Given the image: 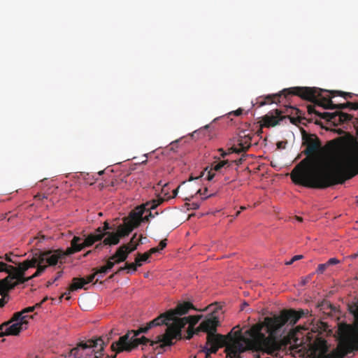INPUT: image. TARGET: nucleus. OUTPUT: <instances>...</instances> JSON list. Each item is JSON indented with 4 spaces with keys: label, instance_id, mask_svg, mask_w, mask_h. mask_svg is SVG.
I'll return each instance as SVG.
<instances>
[{
    "label": "nucleus",
    "instance_id": "obj_55",
    "mask_svg": "<svg viewBox=\"0 0 358 358\" xmlns=\"http://www.w3.org/2000/svg\"><path fill=\"white\" fill-rule=\"evenodd\" d=\"M141 217H142V213H141L138 215V218H139V219H141Z\"/></svg>",
    "mask_w": 358,
    "mask_h": 358
},
{
    "label": "nucleus",
    "instance_id": "obj_1",
    "mask_svg": "<svg viewBox=\"0 0 358 358\" xmlns=\"http://www.w3.org/2000/svg\"><path fill=\"white\" fill-rule=\"evenodd\" d=\"M309 315L308 310H283L279 315L266 317L262 322L254 324L242 334L241 330L234 333L225 348V352L230 358H241L240 354L248 350L261 352L275 357H282L288 350H293L294 336L289 334L282 338H278L282 327L287 323L294 325L298 320Z\"/></svg>",
    "mask_w": 358,
    "mask_h": 358
},
{
    "label": "nucleus",
    "instance_id": "obj_58",
    "mask_svg": "<svg viewBox=\"0 0 358 358\" xmlns=\"http://www.w3.org/2000/svg\"><path fill=\"white\" fill-rule=\"evenodd\" d=\"M212 195H213V194H210V195H208V196H206L204 197V199L208 198V197L211 196Z\"/></svg>",
    "mask_w": 358,
    "mask_h": 358
},
{
    "label": "nucleus",
    "instance_id": "obj_22",
    "mask_svg": "<svg viewBox=\"0 0 358 358\" xmlns=\"http://www.w3.org/2000/svg\"><path fill=\"white\" fill-rule=\"evenodd\" d=\"M103 349H104V348ZM103 350H101V346H99L97 348L95 349V351L94 352L92 358H103Z\"/></svg>",
    "mask_w": 358,
    "mask_h": 358
},
{
    "label": "nucleus",
    "instance_id": "obj_23",
    "mask_svg": "<svg viewBox=\"0 0 358 358\" xmlns=\"http://www.w3.org/2000/svg\"><path fill=\"white\" fill-rule=\"evenodd\" d=\"M320 306L321 310H324L327 308H329L331 310H335V308L333 307L332 304L327 301H322V303L320 305Z\"/></svg>",
    "mask_w": 358,
    "mask_h": 358
},
{
    "label": "nucleus",
    "instance_id": "obj_48",
    "mask_svg": "<svg viewBox=\"0 0 358 358\" xmlns=\"http://www.w3.org/2000/svg\"><path fill=\"white\" fill-rule=\"evenodd\" d=\"M115 357H116V355H112V356L107 355V356L106 357V358H115Z\"/></svg>",
    "mask_w": 358,
    "mask_h": 358
},
{
    "label": "nucleus",
    "instance_id": "obj_35",
    "mask_svg": "<svg viewBox=\"0 0 358 358\" xmlns=\"http://www.w3.org/2000/svg\"><path fill=\"white\" fill-rule=\"evenodd\" d=\"M160 251L158 247L152 248H151L148 252H147L148 254H149V256L150 257L151 255Z\"/></svg>",
    "mask_w": 358,
    "mask_h": 358
},
{
    "label": "nucleus",
    "instance_id": "obj_62",
    "mask_svg": "<svg viewBox=\"0 0 358 358\" xmlns=\"http://www.w3.org/2000/svg\"><path fill=\"white\" fill-rule=\"evenodd\" d=\"M247 305H248V304H247V303H243V306H247Z\"/></svg>",
    "mask_w": 358,
    "mask_h": 358
},
{
    "label": "nucleus",
    "instance_id": "obj_32",
    "mask_svg": "<svg viewBox=\"0 0 358 358\" xmlns=\"http://www.w3.org/2000/svg\"><path fill=\"white\" fill-rule=\"evenodd\" d=\"M96 275V272L94 271V273L90 275L89 276H87V278L85 279V282H86V284H89L90 282H93L95 276Z\"/></svg>",
    "mask_w": 358,
    "mask_h": 358
},
{
    "label": "nucleus",
    "instance_id": "obj_25",
    "mask_svg": "<svg viewBox=\"0 0 358 358\" xmlns=\"http://www.w3.org/2000/svg\"><path fill=\"white\" fill-rule=\"evenodd\" d=\"M141 237L138 241H136V234H134L132 238H131L130 241L129 243H127V245H129L130 248L133 247L134 245L137 244V246L138 245L139 243L141 242Z\"/></svg>",
    "mask_w": 358,
    "mask_h": 358
},
{
    "label": "nucleus",
    "instance_id": "obj_17",
    "mask_svg": "<svg viewBox=\"0 0 358 358\" xmlns=\"http://www.w3.org/2000/svg\"><path fill=\"white\" fill-rule=\"evenodd\" d=\"M46 300L47 298H45L42 300V301L36 303L33 306L25 308L20 312L15 313L12 317V321L17 322L19 320H23L24 322H27V318L29 317V316L25 314L33 312L36 308L40 307L41 304Z\"/></svg>",
    "mask_w": 358,
    "mask_h": 358
},
{
    "label": "nucleus",
    "instance_id": "obj_14",
    "mask_svg": "<svg viewBox=\"0 0 358 358\" xmlns=\"http://www.w3.org/2000/svg\"><path fill=\"white\" fill-rule=\"evenodd\" d=\"M282 112L279 109H275L268 112L262 117V126L265 127H275L286 119L287 116L282 115Z\"/></svg>",
    "mask_w": 358,
    "mask_h": 358
},
{
    "label": "nucleus",
    "instance_id": "obj_64",
    "mask_svg": "<svg viewBox=\"0 0 358 358\" xmlns=\"http://www.w3.org/2000/svg\"><path fill=\"white\" fill-rule=\"evenodd\" d=\"M209 356L207 357V354L206 353V358H208Z\"/></svg>",
    "mask_w": 358,
    "mask_h": 358
},
{
    "label": "nucleus",
    "instance_id": "obj_29",
    "mask_svg": "<svg viewBox=\"0 0 358 358\" xmlns=\"http://www.w3.org/2000/svg\"><path fill=\"white\" fill-rule=\"evenodd\" d=\"M137 266H138L136 264V262H135V263H126L124 268H127V269H131L133 271H136Z\"/></svg>",
    "mask_w": 358,
    "mask_h": 358
},
{
    "label": "nucleus",
    "instance_id": "obj_31",
    "mask_svg": "<svg viewBox=\"0 0 358 358\" xmlns=\"http://www.w3.org/2000/svg\"><path fill=\"white\" fill-rule=\"evenodd\" d=\"M340 262V261L336 258H331L329 259L326 263L327 264L328 266L331 265L337 264Z\"/></svg>",
    "mask_w": 358,
    "mask_h": 358
},
{
    "label": "nucleus",
    "instance_id": "obj_53",
    "mask_svg": "<svg viewBox=\"0 0 358 358\" xmlns=\"http://www.w3.org/2000/svg\"><path fill=\"white\" fill-rule=\"evenodd\" d=\"M281 143H282L281 142H280V143H278V148H280V146H282V144H281Z\"/></svg>",
    "mask_w": 358,
    "mask_h": 358
},
{
    "label": "nucleus",
    "instance_id": "obj_6",
    "mask_svg": "<svg viewBox=\"0 0 358 358\" xmlns=\"http://www.w3.org/2000/svg\"><path fill=\"white\" fill-rule=\"evenodd\" d=\"M10 268L14 271V275L0 280V308L3 307L6 303V298H8V292L9 290L18 285L27 282V279L24 277L22 270H21V266L18 268Z\"/></svg>",
    "mask_w": 358,
    "mask_h": 358
},
{
    "label": "nucleus",
    "instance_id": "obj_40",
    "mask_svg": "<svg viewBox=\"0 0 358 358\" xmlns=\"http://www.w3.org/2000/svg\"><path fill=\"white\" fill-rule=\"evenodd\" d=\"M303 258V255H295V256L293 257V260H295V262H296V261L301 259Z\"/></svg>",
    "mask_w": 358,
    "mask_h": 358
},
{
    "label": "nucleus",
    "instance_id": "obj_7",
    "mask_svg": "<svg viewBox=\"0 0 358 358\" xmlns=\"http://www.w3.org/2000/svg\"><path fill=\"white\" fill-rule=\"evenodd\" d=\"M355 319L358 321V306L353 311ZM337 350L339 358H344L348 354L358 350V333H345L339 339Z\"/></svg>",
    "mask_w": 358,
    "mask_h": 358
},
{
    "label": "nucleus",
    "instance_id": "obj_52",
    "mask_svg": "<svg viewBox=\"0 0 358 358\" xmlns=\"http://www.w3.org/2000/svg\"><path fill=\"white\" fill-rule=\"evenodd\" d=\"M246 209V207L245 206H241V210H245Z\"/></svg>",
    "mask_w": 358,
    "mask_h": 358
},
{
    "label": "nucleus",
    "instance_id": "obj_59",
    "mask_svg": "<svg viewBox=\"0 0 358 358\" xmlns=\"http://www.w3.org/2000/svg\"><path fill=\"white\" fill-rule=\"evenodd\" d=\"M155 207H156V205H152V206H151V208H155Z\"/></svg>",
    "mask_w": 358,
    "mask_h": 358
},
{
    "label": "nucleus",
    "instance_id": "obj_46",
    "mask_svg": "<svg viewBox=\"0 0 358 358\" xmlns=\"http://www.w3.org/2000/svg\"><path fill=\"white\" fill-rule=\"evenodd\" d=\"M92 252V250H89L86 253H85L83 256L84 257H87V255H89Z\"/></svg>",
    "mask_w": 358,
    "mask_h": 358
},
{
    "label": "nucleus",
    "instance_id": "obj_34",
    "mask_svg": "<svg viewBox=\"0 0 358 358\" xmlns=\"http://www.w3.org/2000/svg\"><path fill=\"white\" fill-rule=\"evenodd\" d=\"M166 246V239H164L160 241L159 245L157 246L159 250H163Z\"/></svg>",
    "mask_w": 358,
    "mask_h": 358
},
{
    "label": "nucleus",
    "instance_id": "obj_37",
    "mask_svg": "<svg viewBox=\"0 0 358 358\" xmlns=\"http://www.w3.org/2000/svg\"><path fill=\"white\" fill-rule=\"evenodd\" d=\"M207 192H208V188H207V187H206V188L204 189V190H203V192H201V189H197V190H196V194H201V195H206V193Z\"/></svg>",
    "mask_w": 358,
    "mask_h": 358
},
{
    "label": "nucleus",
    "instance_id": "obj_61",
    "mask_svg": "<svg viewBox=\"0 0 358 358\" xmlns=\"http://www.w3.org/2000/svg\"><path fill=\"white\" fill-rule=\"evenodd\" d=\"M247 305H248V304H247V303H243V306H247Z\"/></svg>",
    "mask_w": 358,
    "mask_h": 358
},
{
    "label": "nucleus",
    "instance_id": "obj_39",
    "mask_svg": "<svg viewBox=\"0 0 358 358\" xmlns=\"http://www.w3.org/2000/svg\"><path fill=\"white\" fill-rule=\"evenodd\" d=\"M45 198H46V196L43 194H38L35 196V199L38 200H43Z\"/></svg>",
    "mask_w": 358,
    "mask_h": 358
},
{
    "label": "nucleus",
    "instance_id": "obj_10",
    "mask_svg": "<svg viewBox=\"0 0 358 358\" xmlns=\"http://www.w3.org/2000/svg\"><path fill=\"white\" fill-rule=\"evenodd\" d=\"M308 114H315L322 119L326 120L331 122L335 126L346 123L352 120V116L348 113L341 111H336L334 113H320L315 109L314 106H308L307 107Z\"/></svg>",
    "mask_w": 358,
    "mask_h": 358
},
{
    "label": "nucleus",
    "instance_id": "obj_3",
    "mask_svg": "<svg viewBox=\"0 0 358 358\" xmlns=\"http://www.w3.org/2000/svg\"><path fill=\"white\" fill-rule=\"evenodd\" d=\"M110 229L109 224L107 222H104L103 227H99L94 234L88 235L83 241L79 236H73L71 241V247L68 248L65 251L62 250H46L44 252L38 253L34 256V259L25 262L21 264V270L24 274L30 268H36L35 273L26 278L27 281L40 276L47 268L48 266H53L59 262L62 264V259L66 256L74 254L82 250L85 248L92 246L95 242L103 238L106 234V231Z\"/></svg>",
    "mask_w": 358,
    "mask_h": 358
},
{
    "label": "nucleus",
    "instance_id": "obj_5",
    "mask_svg": "<svg viewBox=\"0 0 358 358\" xmlns=\"http://www.w3.org/2000/svg\"><path fill=\"white\" fill-rule=\"evenodd\" d=\"M197 323L198 322L192 325L190 322L186 324V325L189 324L186 338L187 339H190L194 334H198L199 331L207 333L206 343L203 350L207 354V357L210 356L211 353H216L219 348L224 346L226 347L229 344L228 339L229 340V343H231V338H234V336L231 335V332L227 336L216 334L217 327L219 325V320L218 317L216 316L214 313L203 320L195 329L194 327Z\"/></svg>",
    "mask_w": 358,
    "mask_h": 358
},
{
    "label": "nucleus",
    "instance_id": "obj_38",
    "mask_svg": "<svg viewBox=\"0 0 358 358\" xmlns=\"http://www.w3.org/2000/svg\"><path fill=\"white\" fill-rule=\"evenodd\" d=\"M45 238V236L42 235V234H38L37 236H36V237L34 238V239H36V240H38V242L42 241H43V240H44Z\"/></svg>",
    "mask_w": 358,
    "mask_h": 358
},
{
    "label": "nucleus",
    "instance_id": "obj_49",
    "mask_svg": "<svg viewBox=\"0 0 358 358\" xmlns=\"http://www.w3.org/2000/svg\"><path fill=\"white\" fill-rule=\"evenodd\" d=\"M297 329H298V331H299L300 329H303V330H307V329H306V328H303V327H300V326H299V327H297Z\"/></svg>",
    "mask_w": 358,
    "mask_h": 358
},
{
    "label": "nucleus",
    "instance_id": "obj_18",
    "mask_svg": "<svg viewBox=\"0 0 358 358\" xmlns=\"http://www.w3.org/2000/svg\"><path fill=\"white\" fill-rule=\"evenodd\" d=\"M213 167L210 171H207L206 179L211 180L215 176L214 171L220 172L222 169H227L230 166L228 160L220 161V162L213 164Z\"/></svg>",
    "mask_w": 358,
    "mask_h": 358
},
{
    "label": "nucleus",
    "instance_id": "obj_30",
    "mask_svg": "<svg viewBox=\"0 0 358 358\" xmlns=\"http://www.w3.org/2000/svg\"><path fill=\"white\" fill-rule=\"evenodd\" d=\"M115 264H117V263L115 262V261H113V259H110V257L108 259V260L107 261L106 264L105 266H106V268L108 270H110L114 266V265Z\"/></svg>",
    "mask_w": 358,
    "mask_h": 358
},
{
    "label": "nucleus",
    "instance_id": "obj_50",
    "mask_svg": "<svg viewBox=\"0 0 358 358\" xmlns=\"http://www.w3.org/2000/svg\"><path fill=\"white\" fill-rule=\"evenodd\" d=\"M241 213V210H238L236 212V215H235V217H238Z\"/></svg>",
    "mask_w": 358,
    "mask_h": 358
},
{
    "label": "nucleus",
    "instance_id": "obj_4",
    "mask_svg": "<svg viewBox=\"0 0 358 358\" xmlns=\"http://www.w3.org/2000/svg\"><path fill=\"white\" fill-rule=\"evenodd\" d=\"M324 90L316 87H295L289 89H285L281 93L268 95L264 97V101H259V106H262L265 104L277 103L280 101V98L284 96L287 98V95H296L303 99L308 100L314 103L315 105L322 106L325 109L343 110L350 108L352 110L353 102L348 101L345 103L335 104L331 101L332 95L329 97L323 96L322 93Z\"/></svg>",
    "mask_w": 358,
    "mask_h": 358
},
{
    "label": "nucleus",
    "instance_id": "obj_57",
    "mask_svg": "<svg viewBox=\"0 0 358 358\" xmlns=\"http://www.w3.org/2000/svg\"><path fill=\"white\" fill-rule=\"evenodd\" d=\"M98 173H99V175H101V174H103V171H99Z\"/></svg>",
    "mask_w": 358,
    "mask_h": 358
},
{
    "label": "nucleus",
    "instance_id": "obj_45",
    "mask_svg": "<svg viewBox=\"0 0 358 358\" xmlns=\"http://www.w3.org/2000/svg\"><path fill=\"white\" fill-rule=\"evenodd\" d=\"M296 220L298 221V222H303V218L301 217H299V216H296L295 217Z\"/></svg>",
    "mask_w": 358,
    "mask_h": 358
},
{
    "label": "nucleus",
    "instance_id": "obj_41",
    "mask_svg": "<svg viewBox=\"0 0 358 358\" xmlns=\"http://www.w3.org/2000/svg\"><path fill=\"white\" fill-rule=\"evenodd\" d=\"M191 205L192 208L194 210L198 209L199 208V204L198 203H192Z\"/></svg>",
    "mask_w": 358,
    "mask_h": 358
},
{
    "label": "nucleus",
    "instance_id": "obj_60",
    "mask_svg": "<svg viewBox=\"0 0 358 358\" xmlns=\"http://www.w3.org/2000/svg\"><path fill=\"white\" fill-rule=\"evenodd\" d=\"M114 274L111 275L109 278H112L113 277Z\"/></svg>",
    "mask_w": 358,
    "mask_h": 358
},
{
    "label": "nucleus",
    "instance_id": "obj_54",
    "mask_svg": "<svg viewBox=\"0 0 358 358\" xmlns=\"http://www.w3.org/2000/svg\"><path fill=\"white\" fill-rule=\"evenodd\" d=\"M242 160H243V159L241 158V159L238 161V162H237V163H238V164H241V163L242 162Z\"/></svg>",
    "mask_w": 358,
    "mask_h": 358
},
{
    "label": "nucleus",
    "instance_id": "obj_12",
    "mask_svg": "<svg viewBox=\"0 0 358 358\" xmlns=\"http://www.w3.org/2000/svg\"><path fill=\"white\" fill-rule=\"evenodd\" d=\"M27 322L23 320L12 321V317L7 322L2 323L0 325V337L4 336H17L22 329L23 325H26Z\"/></svg>",
    "mask_w": 358,
    "mask_h": 358
},
{
    "label": "nucleus",
    "instance_id": "obj_47",
    "mask_svg": "<svg viewBox=\"0 0 358 358\" xmlns=\"http://www.w3.org/2000/svg\"><path fill=\"white\" fill-rule=\"evenodd\" d=\"M173 193L174 196H176L177 195V194H178V188L174 189Z\"/></svg>",
    "mask_w": 358,
    "mask_h": 358
},
{
    "label": "nucleus",
    "instance_id": "obj_43",
    "mask_svg": "<svg viewBox=\"0 0 358 358\" xmlns=\"http://www.w3.org/2000/svg\"><path fill=\"white\" fill-rule=\"evenodd\" d=\"M295 262V260H293V257L289 261V262H287L285 264L287 265H291L292 264H293L294 262Z\"/></svg>",
    "mask_w": 358,
    "mask_h": 358
},
{
    "label": "nucleus",
    "instance_id": "obj_28",
    "mask_svg": "<svg viewBox=\"0 0 358 358\" xmlns=\"http://www.w3.org/2000/svg\"><path fill=\"white\" fill-rule=\"evenodd\" d=\"M287 117L286 119H289L290 122L293 124H297L298 123H301V118L300 117H290L289 115H286Z\"/></svg>",
    "mask_w": 358,
    "mask_h": 358
},
{
    "label": "nucleus",
    "instance_id": "obj_42",
    "mask_svg": "<svg viewBox=\"0 0 358 358\" xmlns=\"http://www.w3.org/2000/svg\"><path fill=\"white\" fill-rule=\"evenodd\" d=\"M352 110H358V101L353 102Z\"/></svg>",
    "mask_w": 358,
    "mask_h": 358
},
{
    "label": "nucleus",
    "instance_id": "obj_15",
    "mask_svg": "<svg viewBox=\"0 0 358 358\" xmlns=\"http://www.w3.org/2000/svg\"><path fill=\"white\" fill-rule=\"evenodd\" d=\"M44 252L45 251H42L41 250H38L34 254H33V255H32L31 259H27L25 261H24V262H21V263H19L17 264V268H20L21 266V264H24L25 262L29 261V260H31L32 259H34V256L37 255V254L41 253V252ZM3 259V257L0 256V271L1 272L3 271V272H6V273H8V275L6 278H7L9 276H13L14 275V271H13V269H11L10 267H13V268H16V267H15L13 266L8 265L6 263L2 262L1 260ZM4 259L8 262H11V263H14V264H17V263L11 259L10 254V255H8V254L5 255Z\"/></svg>",
    "mask_w": 358,
    "mask_h": 358
},
{
    "label": "nucleus",
    "instance_id": "obj_56",
    "mask_svg": "<svg viewBox=\"0 0 358 358\" xmlns=\"http://www.w3.org/2000/svg\"><path fill=\"white\" fill-rule=\"evenodd\" d=\"M315 123L316 124H320V122H319V121H318V120H315Z\"/></svg>",
    "mask_w": 358,
    "mask_h": 358
},
{
    "label": "nucleus",
    "instance_id": "obj_19",
    "mask_svg": "<svg viewBox=\"0 0 358 358\" xmlns=\"http://www.w3.org/2000/svg\"><path fill=\"white\" fill-rule=\"evenodd\" d=\"M85 285H87L85 282V278H73L72 280V283L69 288V292H73L82 288L86 289V288L85 287Z\"/></svg>",
    "mask_w": 358,
    "mask_h": 358
},
{
    "label": "nucleus",
    "instance_id": "obj_26",
    "mask_svg": "<svg viewBox=\"0 0 358 358\" xmlns=\"http://www.w3.org/2000/svg\"><path fill=\"white\" fill-rule=\"evenodd\" d=\"M63 274V271H60L59 272H57V276L53 278L52 280H48L47 282V287H50V285H52L55 281H57V280H59L62 275Z\"/></svg>",
    "mask_w": 358,
    "mask_h": 358
},
{
    "label": "nucleus",
    "instance_id": "obj_27",
    "mask_svg": "<svg viewBox=\"0 0 358 358\" xmlns=\"http://www.w3.org/2000/svg\"><path fill=\"white\" fill-rule=\"evenodd\" d=\"M327 267H328V265L327 263L319 264L316 272L317 273L322 274L324 273V271L327 269Z\"/></svg>",
    "mask_w": 358,
    "mask_h": 358
},
{
    "label": "nucleus",
    "instance_id": "obj_13",
    "mask_svg": "<svg viewBox=\"0 0 358 358\" xmlns=\"http://www.w3.org/2000/svg\"><path fill=\"white\" fill-rule=\"evenodd\" d=\"M251 141L252 137L250 135H241L239 136V138L238 139V148L236 147L235 145H233L229 149V152H224L222 148L219 149V152H221V156L223 158L225 157L229 153H240L242 152H245L251 147Z\"/></svg>",
    "mask_w": 358,
    "mask_h": 358
},
{
    "label": "nucleus",
    "instance_id": "obj_51",
    "mask_svg": "<svg viewBox=\"0 0 358 358\" xmlns=\"http://www.w3.org/2000/svg\"><path fill=\"white\" fill-rule=\"evenodd\" d=\"M307 282V280H303L302 282H301V284L303 285H304Z\"/></svg>",
    "mask_w": 358,
    "mask_h": 358
},
{
    "label": "nucleus",
    "instance_id": "obj_33",
    "mask_svg": "<svg viewBox=\"0 0 358 358\" xmlns=\"http://www.w3.org/2000/svg\"><path fill=\"white\" fill-rule=\"evenodd\" d=\"M242 113H243V109L242 108H238V109H237L236 110L230 112L229 113V115H231L233 114V115H234L236 116H239V115H242Z\"/></svg>",
    "mask_w": 358,
    "mask_h": 358
},
{
    "label": "nucleus",
    "instance_id": "obj_63",
    "mask_svg": "<svg viewBox=\"0 0 358 358\" xmlns=\"http://www.w3.org/2000/svg\"><path fill=\"white\" fill-rule=\"evenodd\" d=\"M357 256H358V255H357V254H355V255H354V257H356Z\"/></svg>",
    "mask_w": 358,
    "mask_h": 358
},
{
    "label": "nucleus",
    "instance_id": "obj_8",
    "mask_svg": "<svg viewBox=\"0 0 358 358\" xmlns=\"http://www.w3.org/2000/svg\"><path fill=\"white\" fill-rule=\"evenodd\" d=\"M103 345L105 344L101 338L81 341L70 350V356L74 358H92L95 349L101 346V349L103 350Z\"/></svg>",
    "mask_w": 358,
    "mask_h": 358
},
{
    "label": "nucleus",
    "instance_id": "obj_16",
    "mask_svg": "<svg viewBox=\"0 0 358 358\" xmlns=\"http://www.w3.org/2000/svg\"><path fill=\"white\" fill-rule=\"evenodd\" d=\"M137 248V244L130 248L128 245H123L118 248L114 255L110 257V259H113L117 264L124 262L129 253L132 252Z\"/></svg>",
    "mask_w": 358,
    "mask_h": 358
},
{
    "label": "nucleus",
    "instance_id": "obj_36",
    "mask_svg": "<svg viewBox=\"0 0 358 358\" xmlns=\"http://www.w3.org/2000/svg\"><path fill=\"white\" fill-rule=\"evenodd\" d=\"M206 171H207V168L204 171H203L198 177L193 178L192 176H191L190 178H189V181H191V180H192L194 179H199V178H200L201 177H203Z\"/></svg>",
    "mask_w": 358,
    "mask_h": 358
},
{
    "label": "nucleus",
    "instance_id": "obj_44",
    "mask_svg": "<svg viewBox=\"0 0 358 358\" xmlns=\"http://www.w3.org/2000/svg\"><path fill=\"white\" fill-rule=\"evenodd\" d=\"M125 269H127V268H124V266H123V267H120V268L118 269V271L115 273V274H117V273H119L120 272H121V271H124V270H125Z\"/></svg>",
    "mask_w": 358,
    "mask_h": 358
},
{
    "label": "nucleus",
    "instance_id": "obj_11",
    "mask_svg": "<svg viewBox=\"0 0 358 358\" xmlns=\"http://www.w3.org/2000/svg\"><path fill=\"white\" fill-rule=\"evenodd\" d=\"M328 350L327 341L317 338L310 344L308 357L309 358H334L332 355L327 353Z\"/></svg>",
    "mask_w": 358,
    "mask_h": 358
},
{
    "label": "nucleus",
    "instance_id": "obj_2",
    "mask_svg": "<svg viewBox=\"0 0 358 358\" xmlns=\"http://www.w3.org/2000/svg\"><path fill=\"white\" fill-rule=\"evenodd\" d=\"M190 309H195L190 302L178 303L174 309H170L159 315L147 323L146 326L129 331L120 337L117 341L113 343L112 350L120 353L123 351L131 352L139 345L149 344L154 347L156 344H159L160 348L173 345V340L182 338L181 329L187 323L190 322L192 325L202 317L190 315L179 317L187 314Z\"/></svg>",
    "mask_w": 358,
    "mask_h": 358
},
{
    "label": "nucleus",
    "instance_id": "obj_20",
    "mask_svg": "<svg viewBox=\"0 0 358 358\" xmlns=\"http://www.w3.org/2000/svg\"><path fill=\"white\" fill-rule=\"evenodd\" d=\"M324 92H329V91H325ZM329 93L332 95V96H341L345 99H350L353 96V94L351 92H344L341 91H331Z\"/></svg>",
    "mask_w": 358,
    "mask_h": 358
},
{
    "label": "nucleus",
    "instance_id": "obj_9",
    "mask_svg": "<svg viewBox=\"0 0 358 358\" xmlns=\"http://www.w3.org/2000/svg\"><path fill=\"white\" fill-rule=\"evenodd\" d=\"M140 221H131L124 225H120L117 228V232L106 233L108 236L104 238L103 243H99L96 245L95 249L100 250L103 245H117L120 242L121 238L127 236L136 227L138 226Z\"/></svg>",
    "mask_w": 358,
    "mask_h": 358
},
{
    "label": "nucleus",
    "instance_id": "obj_24",
    "mask_svg": "<svg viewBox=\"0 0 358 358\" xmlns=\"http://www.w3.org/2000/svg\"><path fill=\"white\" fill-rule=\"evenodd\" d=\"M93 270L95 271L96 275H100V277L102 276V274H105L109 271L106 266H101L99 268H94Z\"/></svg>",
    "mask_w": 358,
    "mask_h": 358
},
{
    "label": "nucleus",
    "instance_id": "obj_21",
    "mask_svg": "<svg viewBox=\"0 0 358 358\" xmlns=\"http://www.w3.org/2000/svg\"><path fill=\"white\" fill-rule=\"evenodd\" d=\"M149 254H148L147 252H145L143 254L138 253L137 257H136V264L138 266H141L142 265L141 262H146L149 259Z\"/></svg>",
    "mask_w": 358,
    "mask_h": 358
}]
</instances>
